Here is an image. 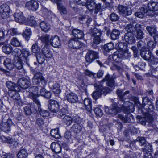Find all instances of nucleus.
I'll list each match as a JSON object with an SVG mask.
<instances>
[{"label": "nucleus", "instance_id": "nucleus-1", "mask_svg": "<svg viewBox=\"0 0 158 158\" xmlns=\"http://www.w3.org/2000/svg\"><path fill=\"white\" fill-rule=\"evenodd\" d=\"M138 112L141 113L144 116V120L145 121H141L142 124L143 125H146V123H148V126L150 127L154 128L155 127L154 123V119L152 116L154 115L153 112H150L147 109H138Z\"/></svg>", "mask_w": 158, "mask_h": 158}, {"label": "nucleus", "instance_id": "nucleus-2", "mask_svg": "<svg viewBox=\"0 0 158 158\" xmlns=\"http://www.w3.org/2000/svg\"><path fill=\"white\" fill-rule=\"evenodd\" d=\"M19 51V50L18 49H14V52L17 53L15 54V56H18L20 59L22 60L24 62H26L28 64V62L29 61L28 56L30 55L29 51L26 48L22 49L20 50L21 53L19 55L18 53Z\"/></svg>", "mask_w": 158, "mask_h": 158}, {"label": "nucleus", "instance_id": "nucleus-3", "mask_svg": "<svg viewBox=\"0 0 158 158\" xmlns=\"http://www.w3.org/2000/svg\"><path fill=\"white\" fill-rule=\"evenodd\" d=\"M89 32L91 36L94 37L93 42L94 44H98L101 42L102 40L100 38L101 35V30L94 28L93 29H90Z\"/></svg>", "mask_w": 158, "mask_h": 158}, {"label": "nucleus", "instance_id": "nucleus-4", "mask_svg": "<svg viewBox=\"0 0 158 158\" xmlns=\"http://www.w3.org/2000/svg\"><path fill=\"white\" fill-rule=\"evenodd\" d=\"M32 81L35 85H37L40 82L43 86H45L46 84V82L42 74L40 72H37L35 74L32 79Z\"/></svg>", "mask_w": 158, "mask_h": 158}, {"label": "nucleus", "instance_id": "nucleus-5", "mask_svg": "<svg viewBox=\"0 0 158 158\" xmlns=\"http://www.w3.org/2000/svg\"><path fill=\"white\" fill-rule=\"evenodd\" d=\"M30 91V93H29L30 96L32 98L34 102L36 104L38 109H40L41 104L39 100L37 98H35V94H39L38 92V88L37 86H33L31 87L29 89Z\"/></svg>", "mask_w": 158, "mask_h": 158}, {"label": "nucleus", "instance_id": "nucleus-6", "mask_svg": "<svg viewBox=\"0 0 158 158\" xmlns=\"http://www.w3.org/2000/svg\"><path fill=\"white\" fill-rule=\"evenodd\" d=\"M85 60L89 63L92 62L95 60L99 58L98 54L96 52L89 50L85 56Z\"/></svg>", "mask_w": 158, "mask_h": 158}, {"label": "nucleus", "instance_id": "nucleus-7", "mask_svg": "<svg viewBox=\"0 0 158 158\" xmlns=\"http://www.w3.org/2000/svg\"><path fill=\"white\" fill-rule=\"evenodd\" d=\"M10 9L6 4H3L0 6V15L2 19H6L9 17Z\"/></svg>", "mask_w": 158, "mask_h": 158}, {"label": "nucleus", "instance_id": "nucleus-8", "mask_svg": "<svg viewBox=\"0 0 158 158\" xmlns=\"http://www.w3.org/2000/svg\"><path fill=\"white\" fill-rule=\"evenodd\" d=\"M12 124L11 120L8 119L5 122H2L0 124V129L6 133H9L10 131V127Z\"/></svg>", "mask_w": 158, "mask_h": 158}, {"label": "nucleus", "instance_id": "nucleus-9", "mask_svg": "<svg viewBox=\"0 0 158 158\" xmlns=\"http://www.w3.org/2000/svg\"><path fill=\"white\" fill-rule=\"evenodd\" d=\"M17 84L19 88L26 89L30 86L31 83L29 79L22 78L18 80Z\"/></svg>", "mask_w": 158, "mask_h": 158}, {"label": "nucleus", "instance_id": "nucleus-10", "mask_svg": "<svg viewBox=\"0 0 158 158\" xmlns=\"http://www.w3.org/2000/svg\"><path fill=\"white\" fill-rule=\"evenodd\" d=\"M142 26L139 24H136L135 25L136 30L134 34L138 40H141L143 37L144 34L141 30Z\"/></svg>", "mask_w": 158, "mask_h": 158}, {"label": "nucleus", "instance_id": "nucleus-11", "mask_svg": "<svg viewBox=\"0 0 158 158\" xmlns=\"http://www.w3.org/2000/svg\"><path fill=\"white\" fill-rule=\"evenodd\" d=\"M69 47L73 49H79L82 46V43L78 41L77 39L72 38L69 42Z\"/></svg>", "mask_w": 158, "mask_h": 158}, {"label": "nucleus", "instance_id": "nucleus-12", "mask_svg": "<svg viewBox=\"0 0 158 158\" xmlns=\"http://www.w3.org/2000/svg\"><path fill=\"white\" fill-rule=\"evenodd\" d=\"M23 61L22 60L18 57V59L15 62L13 65L17 69L20 70L19 72L22 75H24L26 74V72L23 68Z\"/></svg>", "mask_w": 158, "mask_h": 158}, {"label": "nucleus", "instance_id": "nucleus-13", "mask_svg": "<svg viewBox=\"0 0 158 158\" xmlns=\"http://www.w3.org/2000/svg\"><path fill=\"white\" fill-rule=\"evenodd\" d=\"M26 7L28 9L33 11H36L39 7L38 2L34 0H31L26 2Z\"/></svg>", "mask_w": 158, "mask_h": 158}, {"label": "nucleus", "instance_id": "nucleus-14", "mask_svg": "<svg viewBox=\"0 0 158 158\" xmlns=\"http://www.w3.org/2000/svg\"><path fill=\"white\" fill-rule=\"evenodd\" d=\"M112 107L111 109H129V108H132L134 109V106L133 104L128 102L126 101L124 102L122 105V107H118L117 104L114 103L112 105Z\"/></svg>", "mask_w": 158, "mask_h": 158}, {"label": "nucleus", "instance_id": "nucleus-15", "mask_svg": "<svg viewBox=\"0 0 158 158\" xmlns=\"http://www.w3.org/2000/svg\"><path fill=\"white\" fill-rule=\"evenodd\" d=\"M124 37L125 41L129 44H132L135 42L133 34L131 32H127Z\"/></svg>", "mask_w": 158, "mask_h": 158}, {"label": "nucleus", "instance_id": "nucleus-16", "mask_svg": "<svg viewBox=\"0 0 158 158\" xmlns=\"http://www.w3.org/2000/svg\"><path fill=\"white\" fill-rule=\"evenodd\" d=\"M50 44L54 47H58L60 45V42L58 37L56 35L51 37L50 39Z\"/></svg>", "mask_w": 158, "mask_h": 158}, {"label": "nucleus", "instance_id": "nucleus-17", "mask_svg": "<svg viewBox=\"0 0 158 158\" xmlns=\"http://www.w3.org/2000/svg\"><path fill=\"white\" fill-rule=\"evenodd\" d=\"M102 81H106V85L108 86L113 87L114 86V81L113 77L109 74L106 75Z\"/></svg>", "mask_w": 158, "mask_h": 158}, {"label": "nucleus", "instance_id": "nucleus-18", "mask_svg": "<svg viewBox=\"0 0 158 158\" xmlns=\"http://www.w3.org/2000/svg\"><path fill=\"white\" fill-rule=\"evenodd\" d=\"M147 12L149 11H156L158 10V3L156 2H149L147 5V7L146 9Z\"/></svg>", "mask_w": 158, "mask_h": 158}, {"label": "nucleus", "instance_id": "nucleus-19", "mask_svg": "<svg viewBox=\"0 0 158 158\" xmlns=\"http://www.w3.org/2000/svg\"><path fill=\"white\" fill-rule=\"evenodd\" d=\"M66 97L67 100L72 103H75L78 100L77 95L73 93H71L67 94Z\"/></svg>", "mask_w": 158, "mask_h": 158}, {"label": "nucleus", "instance_id": "nucleus-20", "mask_svg": "<svg viewBox=\"0 0 158 158\" xmlns=\"http://www.w3.org/2000/svg\"><path fill=\"white\" fill-rule=\"evenodd\" d=\"M72 34L77 39H81L84 36V34L82 31L76 28L72 30Z\"/></svg>", "mask_w": 158, "mask_h": 158}, {"label": "nucleus", "instance_id": "nucleus-21", "mask_svg": "<svg viewBox=\"0 0 158 158\" xmlns=\"http://www.w3.org/2000/svg\"><path fill=\"white\" fill-rule=\"evenodd\" d=\"M42 51L43 54L46 58L51 59L52 57V52L50 51L48 46H44L42 48Z\"/></svg>", "mask_w": 158, "mask_h": 158}, {"label": "nucleus", "instance_id": "nucleus-22", "mask_svg": "<svg viewBox=\"0 0 158 158\" xmlns=\"http://www.w3.org/2000/svg\"><path fill=\"white\" fill-rule=\"evenodd\" d=\"M14 17L16 21L19 23L26 22L25 18L21 12L15 13L14 14Z\"/></svg>", "mask_w": 158, "mask_h": 158}, {"label": "nucleus", "instance_id": "nucleus-23", "mask_svg": "<svg viewBox=\"0 0 158 158\" xmlns=\"http://www.w3.org/2000/svg\"><path fill=\"white\" fill-rule=\"evenodd\" d=\"M130 93L129 91H127L124 92L122 89H117L116 91V93L118 95L119 99L121 101H123L125 99L124 98L125 95L128 94Z\"/></svg>", "mask_w": 158, "mask_h": 158}, {"label": "nucleus", "instance_id": "nucleus-24", "mask_svg": "<svg viewBox=\"0 0 158 158\" xmlns=\"http://www.w3.org/2000/svg\"><path fill=\"white\" fill-rule=\"evenodd\" d=\"M6 86L11 91H19L20 90L18 85L10 81L7 82Z\"/></svg>", "mask_w": 158, "mask_h": 158}, {"label": "nucleus", "instance_id": "nucleus-25", "mask_svg": "<svg viewBox=\"0 0 158 158\" xmlns=\"http://www.w3.org/2000/svg\"><path fill=\"white\" fill-rule=\"evenodd\" d=\"M51 147L52 151L56 153L60 152L61 148L60 145L55 142H52L51 145Z\"/></svg>", "mask_w": 158, "mask_h": 158}, {"label": "nucleus", "instance_id": "nucleus-26", "mask_svg": "<svg viewBox=\"0 0 158 158\" xmlns=\"http://www.w3.org/2000/svg\"><path fill=\"white\" fill-rule=\"evenodd\" d=\"M146 29L151 36H154L157 33L156 28L154 26H147Z\"/></svg>", "mask_w": 158, "mask_h": 158}, {"label": "nucleus", "instance_id": "nucleus-27", "mask_svg": "<svg viewBox=\"0 0 158 158\" xmlns=\"http://www.w3.org/2000/svg\"><path fill=\"white\" fill-rule=\"evenodd\" d=\"M48 106V109H58L60 108L58 102L53 99H51L49 101Z\"/></svg>", "mask_w": 158, "mask_h": 158}, {"label": "nucleus", "instance_id": "nucleus-28", "mask_svg": "<svg viewBox=\"0 0 158 158\" xmlns=\"http://www.w3.org/2000/svg\"><path fill=\"white\" fill-rule=\"evenodd\" d=\"M142 57L145 60L150 61L151 60L152 53L150 51H147L146 50L142 51L141 53Z\"/></svg>", "mask_w": 158, "mask_h": 158}, {"label": "nucleus", "instance_id": "nucleus-29", "mask_svg": "<svg viewBox=\"0 0 158 158\" xmlns=\"http://www.w3.org/2000/svg\"><path fill=\"white\" fill-rule=\"evenodd\" d=\"M50 36L48 35H43L40 38V40L44 44H45V46H48L50 44Z\"/></svg>", "mask_w": 158, "mask_h": 158}, {"label": "nucleus", "instance_id": "nucleus-30", "mask_svg": "<svg viewBox=\"0 0 158 158\" xmlns=\"http://www.w3.org/2000/svg\"><path fill=\"white\" fill-rule=\"evenodd\" d=\"M57 8L61 15L66 14L67 13V11L66 7L61 4V2L58 3L57 4Z\"/></svg>", "mask_w": 158, "mask_h": 158}, {"label": "nucleus", "instance_id": "nucleus-31", "mask_svg": "<svg viewBox=\"0 0 158 158\" xmlns=\"http://www.w3.org/2000/svg\"><path fill=\"white\" fill-rule=\"evenodd\" d=\"M60 85L58 83H55L52 85L51 89L52 92L55 94H59L61 92Z\"/></svg>", "mask_w": 158, "mask_h": 158}, {"label": "nucleus", "instance_id": "nucleus-32", "mask_svg": "<svg viewBox=\"0 0 158 158\" xmlns=\"http://www.w3.org/2000/svg\"><path fill=\"white\" fill-rule=\"evenodd\" d=\"M120 34L119 30L114 29H113L110 34L111 39L113 40H115L118 38Z\"/></svg>", "mask_w": 158, "mask_h": 158}, {"label": "nucleus", "instance_id": "nucleus-33", "mask_svg": "<svg viewBox=\"0 0 158 158\" xmlns=\"http://www.w3.org/2000/svg\"><path fill=\"white\" fill-rule=\"evenodd\" d=\"M3 64L6 68L9 70L12 69L14 67V65L11 63V60L9 58L6 59L4 61Z\"/></svg>", "mask_w": 158, "mask_h": 158}, {"label": "nucleus", "instance_id": "nucleus-34", "mask_svg": "<svg viewBox=\"0 0 158 158\" xmlns=\"http://www.w3.org/2000/svg\"><path fill=\"white\" fill-rule=\"evenodd\" d=\"M3 52L6 54H9L12 50V48L10 44H7L2 47Z\"/></svg>", "mask_w": 158, "mask_h": 158}, {"label": "nucleus", "instance_id": "nucleus-35", "mask_svg": "<svg viewBox=\"0 0 158 158\" xmlns=\"http://www.w3.org/2000/svg\"><path fill=\"white\" fill-rule=\"evenodd\" d=\"M135 28V25L134 26L131 24L127 25L125 27V31H127V32H131L133 34L135 32L136 30Z\"/></svg>", "mask_w": 158, "mask_h": 158}, {"label": "nucleus", "instance_id": "nucleus-36", "mask_svg": "<svg viewBox=\"0 0 158 158\" xmlns=\"http://www.w3.org/2000/svg\"><path fill=\"white\" fill-rule=\"evenodd\" d=\"M40 26L42 30L45 32H48L50 29L49 25L44 21H42L40 23Z\"/></svg>", "mask_w": 158, "mask_h": 158}, {"label": "nucleus", "instance_id": "nucleus-37", "mask_svg": "<svg viewBox=\"0 0 158 158\" xmlns=\"http://www.w3.org/2000/svg\"><path fill=\"white\" fill-rule=\"evenodd\" d=\"M97 86L98 87L99 90H100V91L101 93L102 94H103L106 95L110 91V89L108 87H104L102 85H97Z\"/></svg>", "mask_w": 158, "mask_h": 158}, {"label": "nucleus", "instance_id": "nucleus-38", "mask_svg": "<svg viewBox=\"0 0 158 158\" xmlns=\"http://www.w3.org/2000/svg\"><path fill=\"white\" fill-rule=\"evenodd\" d=\"M81 130V127L78 124H75L73 125L71 128V131L76 134L80 132Z\"/></svg>", "mask_w": 158, "mask_h": 158}, {"label": "nucleus", "instance_id": "nucleus-39", "mask_svg": "<svg viewBox=\"0 0 158 158\" xmlns=\"http://www.w3.org/2000/svg\"><path fill=\"white\" fill-rule=\"evenodd\" d=\"M28 155L26 150L25 149H22L20 150L17 154L18 158H26Z\"/></svg>", "mask_w": 158, "mask_h": 158}, {"label": "nucleus", "instance_id": "nucleus-40", "mask_svg": "<svg viewBox=\"0 0 158 158\" xmlns=\"http://www.w3.org/2000/svg\"><path fill=\"white\" fill-rule=\"evenodd\" d=\"M18 91H11L10 93V96L14 99L17 101H20V97L18 93Z\"/></svg>", "mask_w": 158, "mask_h": 158}, {"label": "nucleus", "instance_id": "nucleus-41", "mask_svg": "<svg viewBox=\"0 0 158 158\" xmlns=\"http://www.w3.org/2000/svg\"><path fill=\"white\" fill-rule=\"evenodd\" d=\"M127 48V45L126 43L123 42H119L117 44V48L121 52H123Z\"/></svg>", "mask_w": 158, "mask_h": 158}, {"label": "nucleus", "instance_id": "nucleus-42", "mask_svg": "<svg viewBox=\"0 0 158 158\" xmlns=\"http://www.w3.org/2000/svg\"><path fill=\"white\" fill-rule=\"evenodd\" d=\"M58 109H50V110L53 113H57V114L61 116L66 114L67 112V109H59V111L57 110Z\"/></svg>", "mask_w": 158, "mask_h": 158}, {"label": "nucleus", "instance_id": "nucleus-43", "mask_svg": "<svg viewBox=\"0 0 158 158\" xmlns=\"http://www.w3.org/2000/svg\"><path fill=\"white\" fill-rule=\"evenodd\" d=\"M113 60L116 62L119 63L122 60V54L117 52H114L112 56Z\"/></svg>", "mask_w": 158, "mask_h": 158}, {"label": "nucleus", "instance_id": "nucleus-44", "mask_svg": "<svg viewBox=\"0 0 158 158\" xmlns=\"http://www.w3.org/2000/svg\"><path fill=\"white\" fill-rule=\"evenodd\" d=\"M147 12L146 9L144 8H141L140 11L135 12V15L136 17L142 18L143 17L144 15Z\"/></svg>", "mask_w": 158, "mask_h": 158}, {"label": "nucleus", "instance_id": "nucleus-45", "mask_svg": "<svg viewBox=\"0 0 158 158\" xmlns=\"http://www.w3.org/2000/svg\"><path fill=\"white\" fill-rule=\"evenodd\" d=\"M27 23L28 25L31 26H35L37 24L35 18L33 16H30L27 18Z\"/></svg>", "mask_w": 158, "mask_h": 158}, {"label": "nucleus", "instance_id": "nucleus-46", "mask_svg": "<svg viewBox=\"0 0 158 158\" xmlns=\"http://www.w3.org/2000/svg\"><path fill=\"white\" fill-rule=\"evenodd\" d=\"M50 134L52 136L56 139H59L60 137L58 130L57 128L52 130L50 131Z\"/></svg>", "mask_w": 158, "mask_h": 158}, {"label": "nucleus", "instance_id": "nucleus-47", "mask_svg": "<svg viewBox=\"0 0 158 158\" xmlns=\"http://www.w3.org/2000/svg\"><path fill=\"white\" fill-rule=\"evenodd\" d=\"M10 44L13 46L15 47H18L21 46V42L17 38L14 37L11 40Z\"/></svg>", "mask_w": 158, "mask_h": 158}, {"label": "nucleus", "instance_id": "nucleus-48", "mask_svg": "<svg viewBox=\"0 0 158 158\" xmlns=\"http://www.w3.org/2000/svg\"><path fill=\"white\" fill-rule=\"evenodd\" d=\"M120 109H105V112L107 114L114 115L120 112Z\"/></svg>", "mask_w": 158, "mask_h": 158}, {"label": "nucleus", "instance_id": "nucleus-49", "mask_svg": "<svg viewBox=\"0 0 158 158\" xmlns=\"http://www.w3.org/2000/svg\"><path fill=\"white\" fill-rule=\"evenodd\" d=\"M102 94L100 90H99L98 87L96 89L95 91L92 94V97L94 99L96 100L99 98L101 96Z\"/></svg>", "mask_w": 158, "mask_h": 158}, {"label": "nucleus", "instance_id": "nucleus-50", "mask_svg": "<svg viewBox=\"0 0 158 158\" xmlns=\"http://www.w3.org/2000/svg\"><path fill=\"white\" fill-rule=\"evenodd\" d=\"M32 52L35 53H36L39 52L40 50V48L38 47V44L35 43L33 44L31 48Z\"/></svg>", "mask_w": 158, "mask_h": 158}, {"label": "nucleus", "instance_id": "nucleus-51", "mask_svg": "<svg viewBox=\"0 0 158 158\" xmlns=\"http://www.w3.org/2000/svg\"><path fill=\"white\" fill-rule=\"evenodd\" d=\"M114 46L113 44L110 42L108 44H105L103 46V48L105 51L107 52H109L113 49Z\"/></svg>", "mask_w": 158, "mask_h": 158}, {"label": "nucleus", "instance_id": "nucleus-52", "mask_svg": "<svg viewBox=\"0 0 158 158\" xmlns=\"http://www.w3.org/2000/svg\"><path fill=\"white\" fill-rule=\"evenodd\" d=\"M31 34V32L30 28L26 29L24 32L23 36L27 40H29L30 36Z\"/></svg>", "mask_w": 158, "mask_h": 158}, {"label": "nucleus", "instance_id": "nucleus-53", "mask_svg": "<svg viewBox=\"0 0 158 158\" xmlns=\"http://www.w3.org/2000/svg\"><path fill=\"white\" fill-rule=\"evenodd\" d=\"M94 0H90L89 1H87L86 5V7L90 11L92 10L93 6L95 4Z\"/></svg>", "mask_w": 158, "mask_h": 158}, {"label": "nucleus", "instance_id": "nucleus-54", "mask_svg": "<svg viewBox=\"0 0 158 158\" xmlns=\"http://www.w3.org/2000/svg\"><path fill=\"white\" fill-rule=\"evenodd\" d=\"M83 102L86 109H91V102L89 98H86Z\"/></svg>", "mask_w": 158, "mask_h": 158}, {"label": "nucleus", "instance_id": "nucleus-55", "mask_svg": "<svg viewBox=\"0 0 158 158\" xmlns=\"http://www.w3.org/2000/svg\"><path fill=\"white\" fill-rule=\"evenodd\" d=\"M63 120L67 125H70L72 122V118L70 116L66 115L63 118Z\"/></svg>", "mask_w": 158, "mask_h": 158}, {"label": "nucleus", "instance_id": "nucleus-56", "mask_svg": "<svg viewBox=\"0 0 158 158\" xmlns=\"http://www.w3.org/2000/svg\"><path fill=\"white\" fill-rule=\"evenodd\" d=\"M143 146L144 147L142 148L143 151H148V152H151L152 150V145L148 143H145Z\"/></svg>", "mask_w": 158, "mask_h": 158}, {"label": "nucleus", "instance_id": "nucleus-57", "mask_svg": "<svg viewBox=\"0 0 158 158\" xmlns=\"http://www.w3.org/2000/svg\"><path fill=\"white\" fill-rule=\"evenodd\" d=\"M88 111L89 112H91V110L95 113L96 116L101 117L102 116L103 114V112L101 109H88Z\"/></svg>", "mask_w": 158, "mask_h": 158}, {"label": "nucleus", "instance_id": "nucleus-58", "mask_svg": "<svg viewBox=\"0 0 158 158\" xmlns=\"http://www.w3.org/2000/svg\"><path fill=\"white\" fill-rule=\"evenodd\" d=\"M19 33L17 29L16 28L11 29L7 31V34L11 36H14L19 35Z\"/></svg>", "mask_w": 158, "mask_h": 158}, {"label": "nucleus", "instance_id": "nucleus-59", "mask_svg": "<svg viewBox=\"0 0 158 158\" xmlns=\"http://www.w3.org/2000/svg\"><path fill=\"white\" fill-rule=\"evenodd\" d=\"M119 19L118 15L114 13H112L110 15V19L112 21H116Z\"/></svg>", "mask_w": 158, "mask_h": 158}, {"label": "nucleus", "instance_id": "nucleus-60", "mask_svg": "<svg viewBox=\"0 0 158 158\" xmlns=\"http://www.w3.org/2000/svg\"><path fill=\"white\" fill-rule=\"evenodd\" d=\"M127 6H125L122 5H119L118 7V10L119 14L123 15V14L125 15L126 14L124 12V10H125Z\"/></svg>", "mask_w": 158, "mask_h": 158}, {"label": "nucleus", "instance_id": "nucleus-61", "mask_svg": "<svg viewBox=\"0 0 158 158\" xmlns=\"http://www.w3.org/2000/svg\"><path fill=\"white\" fill-rule=\"evenodd\" d=\"M156 44L152 41H150L148 42L147 44V47L149 50H152L155 47Z\"/></svg>", "mask_w": 158, "mask_h": 158}, {"label": "nucleus", "instance_id": "nucleus-62", "mask_svg": "<svg viewBox=\"0 0 158 158\" xmlns=\"http://www.w3.org/2000/svg\"><path fill=\"white\" fill-rule=\"evenodd\" d=\"M102 11L101 4L100 3L97 4L95 5V9L94 10V13H98V12Z\"/></svg>", "mask_w": 158, "mask_h": 158}, {"label": "nucleus", "instance_id": "nucleus-63", "mask_svg": "<svg viewBox=\"0 0 158 158\" xmlns=\"http://www.w3.org/2000/svg\"><path fill=\"white\" fill-rule=\"evenodd\" d=\"M144 43L142 41H140L137 43V46L138 49L141 51H143L145 50L144 48Z\"/></svg>", "mask_w": 158, "mask_h": 158}, {"label": "nucleus", "instance_id": "nucleus-64", "mask_svg": "<svg viewBox=\"0 0 158 158\" xmlns=\"http://www.w3.org/2000/svg\"><path fill=\"white\" fill-rule=\"evenodd\" d=\"M151 74L155 78L157 79L158 77V67L153 69L151 70Z\"/></svg>", "mask_w": 158, "mask_h": 158}]
</instances>
